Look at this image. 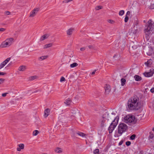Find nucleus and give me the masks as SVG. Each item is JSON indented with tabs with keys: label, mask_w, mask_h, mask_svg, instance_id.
Returning <instances> with one entry per match:
<instances>
[{
	"label": "nucleus",
	"mask_w": 154,
	"mask_h": 154,
	"mask_svg": "<svg viewBox=\"0 0 154 154\" xmlns=\"http://www.w3.org/2000/svg\"><path fill=\"white\" fill-rule=\"evenodd\" d=\"M112 115H115V113L114 112H112Z\"/></svg>",
	"instance_id": "nucleus-52"
},
{
	"label": "nucleus",
	"mask_w": 154,
	"mask_h": 154,
	"mask_svg": "<svg viewBox=\"0 0 154 154\" xmlns=\"http://www.w3.org/2000/svg\"><path fill=\"white\" fill-rule=\"evenodd\" d=\"M24 145L23 144H20L19 145V147L21 149H23L24 148Z\"/></svg>",
	"instance_id": "nucleus-29"
},
{
	"label": "nucleus",
	"mask_w": 154,
	"mask_h": 154,
	"mask_svg": "<svg viewBox=\"0 0 154 154\" xmlns=\"http://www.w3.org/2000/svg\"><path fill=\"white\" fill-rule=\"evenodd\" d=\"M26 69V67L24 66H20L18 70L21 71H24Z\"/></svg>",
	"instance_id": "nucleus-16"
},
{
	"label": "nucleus",
	"mask_w": 154,
	"mask_h": 154,
	"mask_svg": "<svg viewBox=\"0 0 154 154\" xmlns=\"http://www.w3.org/2000/svg\"><path fill=\"white\" fill-rule=\"evenodd\" d=\"M153 24L151 21H148V24L145 26L144 29V32L145 35V37L147 39H149V36L150 35L153 29Z\"/></svg>",
	"instance_id": "nucleus-4"
},
{
	"label": "nucleus",
	"mask_w": 154,
	"mask_h": 154,
	"mask_svg": "<svg viewBox=\"0 0 154 154\" xmlns=\"http://www.w3.org/2000/svg\"><path fill=\"white\" fill-rule=\"evenodd\" d=\"M71 102V100L69 98H68L66 100L64 103L65 104L68 105H69L70 104Z\"/></svg>",
	"instance_id": "nucleus-17"
},
{
	"label": "nucleus",
	"mask_w": 154,
	"mask_h": 154,
	"mask_svg": "<svg viewBox=\"0 0 154 154\" xmlns=\"http://www.w3.org/2000/svg\"><path fill=\"white\" fill-rule=\"evenodd\" d=\"M136 136L135 134H133L130 137V139L132 140H133L135 138Z\"/></svg>",
	"instance_id": "nucleus-32"
},
{
	"label": "nucleus",
	"mask_w": 154,
	"mask_h": 154,
	"mask_svg": "<svg viewBox=\"0 0 154 154\" xmlns=\"http://www.w3.org/2000/svg\"><path fill=\"white\" fill-rule=\"evenodd\" d=\"M122 144V143H121V142L119 143V145H121Z\"/></svg>",
	"instance_id": "nucleus-53"
},
{
	"label": "nucleus",
	"mask_w": 154,
	"mask_h": 154,
	"mask_svg": "<svg viewBox=\"0 0 154 154\" xmlns=\"http://www.w3.org/2000/svg\"><path fill=\"white\" fill-rule=\"evenodd\" d=\"M134 78L135 80L136 81H140L142 79L141 77L138 75L134 76Z\"/></svg>",
	"instance_id": "nucleus-18"
},
{
	"label": "nucleus",
	"mask_w": 154,
	"mask_h": 154,
	"mask_svg": "<svg viewBox=\"0 0 154 154\" xmlns=\"http://www.w3.org/2000/svg\"><path fill=\"white\" fill-rule=\"evenodd\" d=\"M48 57V56L47 55L42 56L40 57L39 59L40 60H42L47 59Z\"/></svg>",
	"instance_id": "nucleus-23"
},
{
	"label": "nucleus",
	"mask_w": 154,
	"mask_h": 154,
	"mask_svg": "<svg viewBox=\"0 0 154 154\" xmlns=\"http://www.w3.org/2000/svg\"><path fill=\"white\" fill-rule=\"evenodd\" d=\"M52 43H50L48 44L45 45L44 46V48H46L52 46Z\"/></svg>",
	"instance_id": "nucleus-20"
},
{
	"label": "nucleus",
	"mask_w": 154,
	"mask_h": 154,
	"mask_svg": "<svg viewBox=\"0 0 154 154\" xmlns=\"http://www.w3.org/2000/svg\"><path fill=\"white\" fill-rule=\"evenodd\" d=\"M126 145L127 146H129V145H130L131 144V143L130 141H127L126 142Z\"/></svg>",
	"instance_id": "nucleus-35"
},
{
	"label": "nucleus",
	"mask_w": 154,
	"mask_h": 154,
	"mask_svg": "<svg viewBox=\"0 0 154 154\" xmlns=\"http://www.w3.org/2000/svg\"><path fill=\"white\" fill-rule=\"evenodd\" d=\"M118 56V55L117 54V55H116V54H115L113 56V57L114 58H116V57H117V56Z\"/></svg>",
	"instance_id": "nucleus-49"
},
{
	"label": "nucleus",
	"mask_w": 154,
	"mask_h": 154,
	"mask_svg": "<svg viewBox=\"0 0 154 154\" xmlns=\"http://www.w3.org/2000/svg\"><path fill=\"white\" fill-rule=\"evenodd\" d=\"M55 151L57 153H61L62 152V149L58 147L56 148Z\"/></svg>",
	"instance_id": "nucleus-21"
},
{
	"label": "nucleus",
	"mask_w": 154,
	"mask_h": 154,
	"mask_svg": "<svg viewBox=\"0 0 154 154\" xmlns=\"http://www.w3.org/2000/svg\"><path fill=\"white\" fill-rule=\"evenodd\" d=\"M119 119V117L117 116L111 123L108 128L109 133L112 132L118 124Z\"/></svg>",
	"instance_id": "nucleus-5"
},
{
	"label": "nucleus",
	"mask_w": 154,
	"mask_h": 154,
	"mask_svg": "<svg viewBox=\"0 0 154 154\" xmlns=\"http://www.w3.org/2000/svg\"><path fill=\"white\" fill-rule=\"evenodd\" d=\"M99 150L98 149H96L94 151V154H99Z\"/></svg>",
	"instance_id": "nucleus-27"
},
{
	"label": "nucleus",
	"mask_w": 154,
	"mask_h": 154,
	"mask_svg": "<svg viewBox=\"0 0 154 154\" xmlns=\"http://www.w3.org/2000/svg\"><path fill=\"white\" fill-rule=\"evenodd\" d=\"M5 80L4 79H0V84H2Z\"/></svg>",
	"instance_id": "nucleus-34"
},
{
	"label": "nucleus",
	"mask_w": 154,
	"mask_h": 154,
	"mask_svg": "<svg viewBox=\"0 0 154 154\" xmlns=\"http://www.w3.org/2000/svg\"><path fill=\"white\" fill-rule=\"evenodd\" d=\"M130 14V11H128L127 12V13H126V15H129Z\"/></svg>",
	"instance_id": "nucleus-46"
},
{
	"label": "nucleus",
	"mask_w": 154,
	"mask_h": 154,
	"mask_svg": "<svg viewBox=\"0 0 154 154\" xmlns=\"http://www.w3.org/2000/svg\"><path fill=\"white\" fill-rule=\"evenodd\" d=\"M127 125L125 123H120L118 126V131H116L114 134L115 137H118L122 135L128 129Z\"/></svg>",
	"instance_id": "nucleus-2"
},
{
	"label": "nucleus",
	"mask_w": 154,
	"mask_h": 154,
	"mask_svg": "<svg viewBox=\"0 0 154 154\" xmlns=\"http://www.w3.org/2000/svg\"><path fill=\"white\" fill-rule=\"evenodd\" d=\"M73 29L70 28L67 31V34L68 35H71L72 34V32H73Z\"/></svg>",
	"instance_id": "nucleus-19"
},
{
	"label": "nucleus",
	"mask_w": 154,
	"mask_h": 154,
	"mask_svg": "<svg viewBox=\"0 0 154 154\" xmlns=\"http://www.w3.org/2000/svg\"><path fill=\"white\" fill-rule=\"evenodd\" d=\"M5 14L6 15H9L10 14V12L9 11H5Z\"/></svg>",
	"instance_id": "nucleus-38"
},
{
	"label": "nucleus",
	"mask_w": 154,
	"mask_h": 154,
	"mask_svg": "<svg viewBox=\"0 0 154 154\" xmlns=\"http://www.w3.org/2000/svg\"><path fill=\"white\" fill-rule=\"evenodd\" d=\"M17 150L18 151H20L21 150V149L19 147L18 148H17Z\"/></svg>",
	"instance_id": "nucleus-47"
},
{
	"label": "nucleus",
	"mask_w": 154,
	"mask_h": 154,
	"mask_svg": "<svg viewBox=\"0 0 154 154\" xmlns=\"http://www.w3.org/2000/svg\"><path fill=\"white\" fill-rule=\"evenodd\" d=\"M77 134L82 137H85V136L86 135L84 133H83L80 132L79 131H78L74 134H72V136L75 137L76 136Z\"/></svg>",
	"instance_id": "nucleus-11"
},
{
	"label": "nucleus",
	"mask_w": 154,
	"mask_h": 154,
	"mask_svg": "<svg viewBox=\"0 0 154 154\" xmlns=\"http://www.w3.org/2000/svg\"><path fill=\"white\" fill-rule=\"evenodd\" d=\"M11 57H8L5 60L0 64V69L4 67L9 61L11 60Z\"/></svg>",
	"instance_id": "nucleus-9"
},
{
	"label": "nucleus",
	"mask_w": 154,
	"mask_h": 154,
	"mask_svg": "<svg viewBox=\"0 0 154 154\" xmlns=\"http://www.w3.org/2000/svg\"><path fill=\"white\" fill-rule=\"evenodd\" d=\"M13 41L14 39L13 38H8L2 43L0 47L3 48L8 47L12 44Z\"/></svg>",
	"instance_id": "nucleus-6"
},
{
	"label": "nucleus",
	"mask_w": 154,
	"mask_h": 154,
	"mask_svg": "<svg viewBox=\"0 0 154 154\" xmlns=\"http://www.w3.org/2000/svg\"><path fill=\"white\" fill-rule=\"evenodd\" d=\"M105 91L107 93H109L110 91V86L107 85H106L104 87Z\"/></svg>",
	"instance_id": "nucleus-13"
},
{
	"label": "nucleus",
	"mask_w": 154,
	"mask_h": 154,
	"mask_svg": "<svg viewBox=\"0 0 154 154\" xmlns=\"http://www.w3.org/2000/svg\"><path fill=\"white\" fill-rule=\"evenodd\" d=\"M143 151H140L139 154H143Z\"/></svg>",
	"instance_id": "nucleus-48"
},
{
	"label": "nucleus",
	"mask_w": 154,
	"mask_h": 154,
	"mask_svg": "<svg viewBox=\"0 0 154 154\" xmlns=\"http://www.w3.org/2000/svg\"><path fill=\"white\" fill-rule=\"evenodd\" d=\"M7 94H8V93H4L2 95L3 97H5L6 96V95Z\"/></svg>",
	"instance_id": "nucleus-40"
},
{
	"label": "nucleus",
	"mask_w": 154,
	"mask_h": 154,
	"mask_svg": "<svg viewBox=\"0 0 154 154\" xmlns=\"http://www.w3.org/2000/svg\"><path fill=\"white\" fill-rule=\"evenodd\" d=\"M150 8L151 9H154V4H152L150 6Z\"/></svg>",
	"instance_id": "nucleus-37"
},
{
	"label": "nucleus",
	"mask_w": 154,
	"mask_h": 154,
	"mask_svg": "<svg viewBox=\"0 0 154 154\" xmlns=\"http://www.w3.org/2000/svg\"><path fill=\"white\" fill-rule=\"evenodd\" d=\"M108 114L107 112H105L103 116L102 119L101 121V126L103 127L105 124L106 120L108 118Z\"/></svg>",
	"instance_id": "nucleus-7"
},
{
	"label": "nucleus",
	"mask_w": 154,
	"mask_h": 154,
	"mask_svg": "<svg viewBox=\"0 0 154 154\" xmlns=\"http://www.w3.org/2000/svg\"><path fill=\"white\" fill-rule=\"evenodd\" d=\"M5 74V73L3 72H0V75H4Z\"/></svg>",
	"instance_id": "nucleus-43"
},
{
	"label": "nucleus",
	"mask_w": 154,
	"mask_h": 154,
	"mask_svg": "<svg viewBox=\"0 0 154 154\" xmlns=\"http://www.w3.org/2000/svg\"><path fill=\"white\" fill-rule=\"evenodd\" d=\"M49 36V35L48 34H45L41 37L40 38V41H43L44 40L47 38Z\"/></svg>",
	"instance_id": "nucleus-14"
},
{
	"label": "nucleus",
	"mask_w": 154,
	"mask_h": 154,
	"mask_svg": "<svg viewBox=\"0 0 154 154\" xmlns=\"http://www.w3.org/2000/svg\"><path fill=\"white\" fill-rule=\"evenodd\" d=\"M102 8V6H98L95 8L97 10H99L101 9Z\"/></svg>",
	"instance_id": "nucleus-31"
},
{
	"label": "nucleus",
	"mask_w": 154,
	"mask_h": 154,
	"mask_svg": "<svg viewBox=\"0 0 154 154\" xmlns=\"http://www.w3.org/2000/svg\"><path fill=\"white\" fill-rule=\"evenodd\" d=\"M66 81L65 78L63 77H62L60 79V82H65Z\"/></svg>",
	"instance_id": "nucleus-30"
},
{
	"label": "nucleus",
	"mask_w": 154,
	"mask_h": 154,
	"mask_svg": "<svg viewBox=\"0 0 154 154\" xmlns=\"http://www.w3.org/2000/svg\"><path fill=\"white\" fill-rule=\"evenodd\" d=\"M88 48H90V49L93 48V47L92 45H89L88 46Z\"/></svg>",
	"instance_id": "nucleus-44"
},
{
	"label": "nucleus",
	"mask_w": 154,
	"mask_h": 154,
	"mask_svg": "<svg viewBox=\"0 0 154 154\" xmlns=\"http://www.w3.org/2000/svg\"><path fill=\"white\" fill-rule=\"evenodd\" d=\"M137 24H138V21H136V24L135 25H136L137 26Z\"/></svg>",
	"instance_id": "nucleus-51"
},
{
	"label": "nucleus",
	"mask_w": 154,
	"mask_h": 154,
	"mask_svg": "<svg viewBox=\"0 0 154 154\" xmlns=\"http://www.w3.org/2000/svg\"><path fill=\"white\" fill-rule=\"evenodd\" d=\"M37 92V91H34L33 92V93H35V92Z\"/></svg>",
	"instance_id": "nucleus-54"
},
{
	"label": "nucleus",
	"mask_w": 154,
	"mask_h": 154,
	"mask_svg": "<svg viewBox=\"0 0 154 154\" xmlns=\"http://www.w3.org/2000/svg\"><path fill=\"white\" fill-rule=\"evenodd\" d=\"M78 65V64L76 63H73L71 64L70 66L71 68H74L76 67Z\"/></svg>",
	"instance_id": "nucleus-24"
},
{
	"label": "nucleus",
	"mask_w": 154,
	"mask_h": 154,
	"mask_svg": "<svg viewBox=\"0 0 154 154\" xmlns=\"http://www.w3.org/2000/svg\"><path fill=\"white\" fill-rule=\"evenodd\" d=\"M127 104L128 108L131 110H138L140 108L141 106L137 97H134L129 99Z\"/></svg>",
	"instance_id": "nucleus-1"
},
{
	"label": "nucleus",
	"mask_w": 154,
	"mask_h": 154,
	"mask_svg": "<svg viewBox=\"0 0 154 154\" xmlns=\"http://www.w3.org/2000/svg\"><path fill=\"white\" fill-rule=\"evenodd\" d=\"M5 29L3 28H0V32H4L5 30Z\"/></svg>",
	"instance_id": "nucleus-39"
},
{
	"label": "nucleus",
	"mask_w": 154,
	"mask_h": 154,
	"mask_svg": "<svg viewBox=\"0 0 154 154\" xmlns=\"http://www.w3.org/2000/svg\"><path fill=\"white\" fill-rule=\"evenodd\" d=\"M108 22L109 23H112L113 22V21L111 20H108Z\"/></svg>",
	"instance_id": "nucleus-42"
},
{
	"label": "nucleus",
	"mask_w": 154,
	"mask_h": 154,
	"mask_svg": "<svg viewBox=\"0 0 154 154\" xmlns=\"http://www.w3.org/2000/svg\"><path fill=\"white\" fill-rule=\"evenodd\" d=\"M50 110L48 109H46L44 112V116L45 117H47L49 115Z\"/></svg>",
	"instance_id": "nucleus-15"
},
{
	"label": "nucleus",
	"mask_w": 154,
	"mask_h": 154,
	"mask_svg": "<svg viewBox=\"0 0 154 154\" xmlns=\"http://www.w3.org/2000/svg\"><path fill=\"white\" fill-rule=\"evenodd\" d=\"M153 131L154 132V128L153 129Z\"/></svg>",
	"instance_id": "nucleus-55"
},
{
	"label": "nucleus",
	"mask_w": 154,
	"mask_h": 154,
	"mask_svg": "<svg viewBox=\"0 0 154 154\" xmlns=\"http://www.w3.org/2000/svg\"><path fill=\"white\" fill-rule=\"evenodd\" d=\"M39 8H36L34 9L32 11L31 13L30 17H34L37 13L38 11H39Z\"/></svg>",
	"instance_id": "nucleus-10"
},
{
	"label": "nucleus",
	"mask_w": 154,
	"mask_h": 154,
	"mask_svg": "<svg viewBox=\"0 0 154 154\" xmlns=\"http://www.w3.org/2000/svg\"><path fill=\"white\" fill-rule=\"evenodd\" d=\"M80 50L81 51H84L85 50V48L84 47L81 48H80Z\"/></svg>",
	"instance_id": "nucleus-41"
},
{
	"label": "nucleus",
	"mask_w": 154,
	"mask_h": 154,
	"mask_svg": "<svg viewBox=\"0 0 154 154\" xmlns=\"http://www.w3.org/2000/svg\"><path fill=\"white\" fill-rule=\"evenodd\" d=\"M149 139L151 140V141H154V133L150 132L149 137Z\"/></svg>",
	"instance_id": "nucleus-12"
},
{
	"label": "nucleus",
	"mask_w": 154,
	"mask_h": 154,
	"mask_svg": "<svg viewBox=\"0 0 154 154\" xmlns=\"http://www.w3.org/2000/svg\"><path fill=\"white\" fill-rule=\"evenodd\" d=\"M153 131L154 132V128L153 129Z\"/></svg>",
	"instance_id": "nucleus-56"
},
{
	"label": "nucleus",
	"mask_w": 154,
	"mask_h": 154,
	"mask_svg": "<svg viewBox=\"0 0 154 154\" xmlns=\"http://www.w3.org/2000/svg\"><path fill=\"white\" fill-rule=\"evenodd\" d=\"M145 64L146 65H147V66H148V62H145Z\"/></svg>",
	"instance_id": "nucleus-50"
},
{
	"label": "nucleus",
	"mask_w": 154,
	"mask_h": 154,
	"mask_svg": "<svg viewBox=\"0 0 154 154\" xmlns=\"http://www.w3.org/2000/svg\"><path fill=\"white\" fill-rule=\"evenodd\" d=\"M46 154V153H43V154Z\"/></svg>",
	"instance_id": "nucleus-57"
},
{
	"label": "nucleus",
	"mask_w": 154,
	"mask_h": 154,
	"mask_svg": "<svg viewBox=\"0 0 154 154\" xmlns=\"http://www.w3.org/2000/svg\"><path fill=\"white\" fill-rule=\"evenodd\" d=\"M124 12H125L124 10H121L119 12V15L120 16H122L124 14Z\"/></svg>",
	"instance_id": "nucleus-28"
},
{
	"label": "nucleus",
	"mask_w": 154,
	"mask_h": 154,
	"mask_svg": "<svg viewBox=\"0 0 154 154\" xmlns=\"http://www.w3.org/2000/svg\"><path fill=\"white\" fill-rule=\"evenodd\" d=\"M128 20V17L127 15H126L125 18V22H127Z\"/></svg>",
	"instance_id": "nucleus-33"
},
{
	"label": "nucleus",
	"mask_w": 154,
	"mask_h": 154,
	"mask_svg": "<svg viewBox=\"0 0 154 154\" xmlns=\"http://www.w3.org/2000/svg\"><path fill=\"white\" fill-rule=\"evenodd\" d=\"M96 70H97L96 69L94 70L93 72H92L91 74L92 75H94V74L95 73V72L96 71Z\"/></svg>",
	"instance_id": "nucleus-45"
},
{
	"label": "nucleus",
	"mask_w": 154,
	"mask_h": 154,
	"mask_svg": "<svg viewBox=\"0 0 154 154\" xmlns=\"http://www.w3.org/2000/svg\"><path fill=\"white\" fill-rule=\"evenodd\" d=\"M121 85L122 86H124L125 85V82H126L125 79L124 78H122L121 79Z\"/></svg>",
	"instance_id": "nucleus-22"
},
{
	"label": "nucleus",
	"mask_w": 154,
	"mask_h": 154,
	"mask_svg": "<svg viewBox=\"0 0 154 154\" xmlns=\"http://www.w3.org/2000/svg\"><path fill=\"white\" fill-rule=\"evenodd\" d=\"M39 132L37 130H35L33 131V134L34 136H36L38 133Z\"/></svg>",
	"instance_id": "nucleus-26"
},
{
	"label": "nucleus",
	"mask_w": 154,
	"mask_h": 154,
	"mask_svg": "<svg viewBox=\"0 0 154 154\" xmlns=\"http://www.w3.org/2000/svg\"><path fill=\"white\" fill-rule=\"evenodd\" d=\"M77 109H74L73 112V110H72V112L73 114H75L76 113V112H77Z\"/></svg>",
	"instance_id": "nucleus-36"
},
{
	"label": "nucleus",
	"mask_w": 154,
	"mask_h": 154,
	"mask_svg": "<svg viewBox=\"0 0 154 154\" xmlns=\"http://www.w3.org/2000/svg\"><path fill=\"white\" fill-rule=\"evenodd\" d=\"M36 78V76H31L29 78V80L31 81L34 80Z\"/></svg>",
	"instance_id": "nucleus-25"
},
{
	"label": "nucleus",
	"mask_w": 154,
	"mask_h": 154,
	"mask_svg": "<svg viewBox=\"0 0 154 154\" xmlns=\"http://www.w3.org/2000/svg\"><path fill=\"white\" fill-rule=\"evenodd\" d=\"M124 120L125 122L130 125H134L137 122L135 116L130 115H127L125 116Z\"/></svg>",
	"instance_id": "nucleus-3"
},
{
	"label": "nucleus",
	"mask_w": 154,
	"mask_h": 154,
	"mask_svg": "<svg viewBox=\"0 0 154 154\" xmlns=\"http://www.w3.org/2000/svg\"><path fill=\"white\" fill-rule=\"evenodd\" d=\"M154 73V69H151L149 72H146L143 73L145 76L147 77H150L152 76Z\"/></svg>",
	"instance_id": "nucleus-8"
}]
</instances>
